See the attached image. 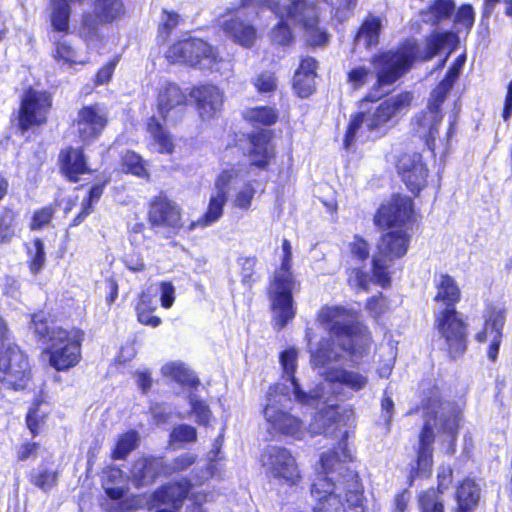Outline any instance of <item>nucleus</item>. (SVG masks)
<instances>
[{"label":"nucleus","instance_id":"nucleus-1","mask_svg":"<svg viewBox=\"0 0 512 512\" xmlns=\"http://www.w3.org/2000/svg\"><path fill=\"white\" fill-rule=\"evenodd\" d=\"M288 7H281L276 0H241L238 7L228 9L226 15L219 19L224 33L235 43L251 47L256 39L255 28L241 20L243 15H258L264 9L269 10L280 19L273 29L272 41L281 45L289 44L292 33L285 20L299 25L304 30L306 41L311 46L328 43L329 34L319 25V8L312 0H289Z\"/></svg>","mask_w":512,"mask_h":512},{"label":"nucleus","instance_id":"nucleus-2","mask_svg":"<svg viewBox=\"0 0 512 512\" xmlns=\"http://www.w3.org/2000/svg\"><path fill=\"white\" fill-rule=\"evenodd\" d=\"M460 419V408L454 403L443 401L438 393H434L426 400L416 467L412 466L409 480L430 477L433 464L432 444L435 440L447 454L455 452Z\"/></svg>","mask_w":512,"mask_h":512},{"label":"nucleus","instance_id":"nucleus-3","mask_svg":"<svg viewBox=\"0 0 512 512\" xmlns=\"http://www.w3.org/2000/svg\"><path fill=\"white\" fill-rule=\"evenodd\" d=\"M412 215L411 198L396 195L389 203L382 205L375 216V223L378 226L389 228L378 242L377 252L372 259L373 277L382 287L390 283L387 270L392 261L407 253L410 243L407 225Z\"/></svg>","mask_w":512,"mask_h":512},{"label":"nucleus","instance_id":"nucleus-4","mask_svg":"<svg viewBox=\"0 0 512 512\" xmlns=\"http://www.w3.org/2000/svg\"><path fill=\"white\" fill-rule=\"evenodd\" d=\"M192 482H164L152 494H129L126 487L104 488L99 501L104 512H136L146 508L153 512H177L191 490Z\"/></svg>","mask_w":512,"mask_h":512},{"label":"nucleus","instance_id":"nucleus-5","mask_svg":"<svg viewBox=\"0 0 512 512\" xmlns=\"http://www.w3.org/2000/svg\"><path fill=\"white\" fill-rule=\"evenodd\" d=\"M318 322L332 338V343L329 340L320 343L328 351H342L352 362L358 363L369 350L370 337L358 323L353 310L342 306H323L318 313Z\"/></svg>","mask_w":512,"mask_h":512},{"label":"nucleus","instance_id":"nucleus-6","mask_svg":"<svg viewBox=\"0 0 512 512\" xmlns=\"http://www.w3.org/2000/svg\"><path fill=\"white\" fill-rule=\"evenodd\" d=\"M340 360H350L349 355L344 354L342 351H328L321 345L320 349L311 351V363L318 373L324 378V381L316 386V391L320 395L314 402L313 408L319 409V411H325L330 405H333L339 411V407L331 403L330 396L337 394L336 388L339 386L346 387L353 392H359L365 389L369 383V378L366 374L360 373L359 371L347 370L343 368L330 367L333 362ZM353 364H355L353 362Z\"/></svg>","mask_w":512,"mask_h":512},{"label":"nucleus","instance_id":"nucleus-7","mask_svg":"<svg viewBox=\"0 0 512 512\" xmlns=\"http://www.w3.org/2000/svg\"><path fill=\"white\" fill-rule=\"evenodd\" d=\"M412 99L411 93H401L386 99L366 112L355 114L345 134L344 148L350 150L357 141L386 135L395 125L396 117L410 106Z\"/></svg>","mask_w":512,"mask_h":512},{"label":"nucleus","instance_id":"nucleus-8","mask_svg":"<svg viewBox=\"0 0 512 512\" xmlns=\"http://www.w3.org/2000/svg\"><path fill=\"white\" fill-rule=\"evenodd\" d=\"M436 302H442L445 308L435 314L436 327L445 340L447 350L452 358L464 354L467 344L465 324L459 318L455 304L460 300V289L456 281L447 274H442L436 282Z\"/></svg>","mask_w":512,"mask_h":512},{"label":"nucleus","instance_id":"nucleus-9","mask_svg":"<svg viewBox=\"0 0 512 512\" xmlns=\"http://www.w3.org/2000/svg\"><path fill=\"white\" fill-rule=\"evenodd\" d=\"M343 428V416L333 405H330L325 411H318L309 425V432L312 436L326 434L340 439L335 450H328L320 456L319 466L316 470L326 475L323 480H333L329 475L334 473L346 477L342 474V469L350 456L346 445L348 432Z\"/></svg>","mask_w":512,"mask_h":512},{"label":"nucleus","instance_id":"nucleus-10","mask_svg":"<svg viewBox=\"0 0 512 512\" xmlns=\"http://www.w3.org/2000/svg\"><path fill=\"white\" fill-rule=\"evenodd\" d=\"M282 252L280 268L275 272L269 288L272 323L277 330L283 329L295 317L296 308L292 293L298 286L291 271L292 247L287 239L282 242Z\"/></svg>","mask_w":512,"mask_h":512},{"label":"nucleus","instance_id":"nucleus-11","mask_svg":"<svg viewBox=\"0 0 512 512\" xmlns=\"http://www.w3.org/2000/svg\"><path fill=\"white\" fill-rule=\"evenodd\" d=\"M312 512H365L366 499L361 482L338 487L336 482H312Z\"/></svg>","mask_w":512,"mask_h":512},{"label":"nucleus","instance_id":"nucleus-12","mask_svg":"<svg viewBox=\"0 0 512 512\" xmlns=\"http://www.w3.org/2000/svg\"><path fill=\"white\" fill-rule=\"evenodd\" d=\"M291 394L284 384L277 383L271 386L266 394L262 413L271 434L301 440L306 434V429L301 419L288 410Z\"/></svg>","mask_w":512,"mask_h":512},{"label":"nucleus","instance_id":"nucleus-13","mask_svg":"<svg viewBox=\"0 0 512 512\" xmlns=\"http://www.w3.org/2000/svg\"><path fill=\"white\" fill-rule=\"evenodd\" d=\"M418 53L414 41H406L397 50L377 55L372 60L379 87L396 82L411 67Z\"/></svg>","mask_w":512,"mask_h":512},{"label":"nucleus","instance_id":"nucleus-14","mask_svg":"<svg viewBox=\"0 0 512 512\" xmlns=\"http://www.w3.org/2000/svg\"><path fill=\"white\" fill-rule=\"evenodd\" d=\"M81 340L79 330H53L48 349L50 365L58 371L76 366L81 358Z\"/></svg>","mask_w":512,"mask_h":512},{"label":"nucleus","instance_id":"nucleus-15","mask_svg":"<svg viewBox=\"0 0 512 512\" xmlns=\"http://www.w3.org/2000/svg\"><path fill=\"white\" fill-rule=\"evenodd\" d=\"M166 58L172 63H184L202 69H215L220 62L213 48L201 39H183L174 43L167 51Z\"/></svg>","mask_w":512,"mask_h":512},{"label":"nucleus","instance_id":"nucleus-16","mask_svg":"<svg viewBox=\"0 0 512 512\" xmlns=\"http://www.w3.org/2000/svg\"><path fill=\"white\" fill-rule=\"evenodd\" d=\"M447 84L437 86L431 92L428 105L425 110L415 116L414 129L425 140L428 148L433 152L436 148V139L439 135V125L442 122L440 107L447 95Z\"/></svg>","mask_w":512,"mask_h":512},{"label":"nucleus","instance_id":"nucleus-17","mask_svg":"<svg viewBox=\"0 0 512 512\" xmlns=\"http://www.w3.org/2000/svg\"><path fill=\"white\" fill-rule=\"evenodd\" d=\"M30 379V368L26 355L18 346L8 344L0 354V382L3 387L22 390Z\"/></svg>","mask_w":512,"mask_h":512},{"label":"nucleus","instance_id":"nucleus-18","mask_svg":"<svg viewBox=\"0 0 512 512\" xmlns=\"http://www.w3.org/2000/svg\"><path fill=\"white\" fill-rule=\"evenodd\" d=\"M261 464L268 477L278 480H296L300 477L296 459L285 447L269 445L264 448Z\"/></svg>","mask_w":512,"mask_h":512},{"label":"nucleus","instance_id":"nucleus-19","mask_svg":"<svg viewBox=\"0 0 512 512\" xmlns=\"http://www.w3.org/2000/svg\"><path fill=\"white\" fill-rule=\"evenodd\" d=\"M50 107L49 94L34 89L27 90L21 99L18 116L19 128L25 132L33 126L45 123Z\"/></svg>","mask_w":512,"mask_h":512},{"label":"nucleus","instance_id":"nucleus-20","mask_svg":"<svg viewBox=\"0 0 512 512\" xmlns=\"http://www.w3.org/2000/svg\"><path fill=\"white\" fill-rule=\"evenodd\" d=\"M222 172L234 174L227 183V188L232 190V206L241 211H248L256 194V188L251 180L252 174L249 171V167L233 166Z\"/></svg>","mask_w":512,"mask_h":512},{"label":"nucleus","instance_id":"nucleus-21","mask_svg":"<svg viewBox=\"0 0 512 512\" xmlns=\"http://www.w3.org/2000/svg\"><path fill=\"white\" fill-rule=\"evenodd\" d=\"M298 351L294 347H290L280 354V364L282 366L283 378L286 379L288 384L283 383L292 393L294 400L304 406H314L317 397L321 396L316 388L306 392L304 391L294 374L297 369Z\"/></svg>","mask_w":512,"mask_h":512},{"label":"nucleus","instance_id":"nucleus-22","mask_svg":"<svg viewBox=\"0 0 512 512\" xmlns=\"http://www.w3.org/2000/svg\"><path fill=\"white\" fill-rule=\"evenodd\" d=\"M233 175L234 174L231 172H221L218 175L214 185L215 190L209 198L206 212L202 217L190 224V230H193L196 227H209L221 219L227 202V183L231 180Z\"/></svg>","mask_w":512,"mask_h":512},{"label":"nucleus","instance_id":"nucleus-23","mask_svg":"<svg viewBox=\"0 0 512 512\" xmlns=\"http://www.w3.org/2000/svg\"><path fill=\"white\" fill-rule=\"evenodd\" d=\"M396 168L403 182L412 193L418 194L426 186L428 170L419 153L400 155Z\"/></svg>","mask_w":512,"mask_h":512},{"label":"nucleus","instance_id":"nucleus-24","mask_svg":"<svg viewBox=\"0 0 512 512\" xmlns=\"http://www.w3.org/2000/svg\"><path fill=\"white\" fill-rule=\"evenodd\" d=\"M108 121L106 109L99 105L85 106L79 110L76 119V128L83 142H90L97 138Z\"/></svg>","mask_w":512,"mask_h":512},{"label":"nucleus","instance_id":"nucleus-25","mask_svg":"<svg viewBox=\"0 0 512 512\" xmlns=\"http://www.w3.org/2000/svg\"><path fill=\"white\" fill-rule=\"evenodd\" d=\"M190 97L195 101L197 112L203 121L214 119L222 111L224 94L215 85L193 87Z\"/></svg>","mask_w":512,"mask_h":512},{"label":"nucleus","instance_id":"nucleus-26","mask_svg":"<svg viewBox=\"0 0 512 512\" xmlns=\"http://www.w3.org/2000/svg\"><path fill=\"white\" fill-rule=\"evenodd\" d=\"M504 324V310L491 307L484 314L483 330L475 335L478 342H490L487 354L492 361H495L498 356Z\"/></svg>","mask_w":512,"mask_h":512},{"label":"nucleus","instance_id":"nucleus-27","mask_svg":"<svg viewBox=\"0 0 512 512\" xmlns=\"http://www.w3.org/2000/svg\"><path fill=\"white\" fill-rule=\"evenodd\" d=\"M186 95L172 82H163L157 95V109L164 120L176 121L186 105Z\"/></svg>","mask_w":512,"mask_h":512},{"label":"nucleus","instance_id":"nucleus-28","mask_svg":"<svg viewBox=\"0 0 512 512\" xmlns=\"http://www.w3.org/2000/svg\"><path fill=\"white\" fill-rule=\"evenodd\" d=\"M276 157L275 146L271 141L270 133L260 132L252 136L251 148L249 150V165H239L238 167H249L252 173L253 167L264 170Z\"/></svg>","mask_w":512,"mask_h":512},{"label":"nucleus","instance_id":"nucleus-29","mask_svg":"<svg viewBox=\"0 0 512 512\" xmlns=\"http://www.w3.org/2000/svg\"><path fill=\"white\" fill-rule=\"evenodd\" d=\"M148 218L153 226L174 228L179 224L180 210L174 202L161 194L152 201Z\"/></svg>","mask_w":512,"mask_h":512},{"label":"nucleus","instance_id":"nucleus-30","mask_svg":"<svg viewBox=\"0 0 512 512\" xmlns=\"http://www.w3.org/2000/svg\"><path fill=\"white\" fill-rule=\"evenodd\" d=\"M60 164L63 174L73 182L79 180L80 175L89 172L82 149L69 147L60 153Z\"/></svg>","mask_w":512,"mask_h":512},{"label":"nucleus","instance_id":"nucleus-31","mask_svg":"<svg viewBox=\"0 0 512 512\" xmlns=\"http://www.w3.org/2000/svg\"><path fill=\"white\" fill-rule=\"evenodd\" d=\"M454 498L453 512H475L481 500V490L477 482H458Z\"/></svg>","mask_w":512,"mask_h":512},{"label":"nucleus","instance_id":"nucleus-32","mask_svg":"<svg viewBox=\"0 0 512 512\" xmlns=\"http://www.w3.org/2000/svg\"><path fill=\"white\" fill-rule=\"evenodd\" d=\"M132 474L133 480H155L162 475L167 476L168 471L161 458L141 457L135 461Z\"/></svg>","mask_w":512,"mask_h":512},{"label":"nucleus","instance_id":"nucleus-33","mask_svg":"<svg viewBox=\"0 0 512 512\" xmlns=\"http://www.w3.org/2000/svg\"><path fill=\"white\" fill-rule=\"evenodd\" d=\"M162 374L170 377L183 387L196 388L199 380L193 371L180 362H170L165 364L162 369Z\"/></svg>","mask_w":512,"mask_h":512},{"label":"nucleus","instance_id":"nucleus-34","mask_svg":"<svg viewBox=\"0 0 512 512\" xmlns=\"http://www.w3.org/2000/svg\"><path fill=\"white\" fill-rule=\"evenodd\" d=\"M140 443V435L136 430H129L120 434L111 452L114 460H125L131 452L136 450Z\"/></svg>","mask_w":512,"mask_h":512},{"label":"nucleus","instance_id":"nucleus-35","mask_svg":"<svg viewBox=\"0 0 512 512\" xmlns=\"http://www.w3.org/2000/svg\"><path fill=\"white\" fill-rule=\"evenodd\" d=\"M445 486L443 482H438L436 489H428L419 495L420 512H445L444 501L441 499Z\"/></svg>","mask_w":512,"mask_h":512},{"label":"nucleus","instance_id":"nucleus-36","mask_svg":"<svg viewBox=\"0 0 512 512\" xmlns=\"http://www.w3.org/2000/svg\"><path fill=\"white\" fill-rule=\"evenodd\" d=\"M456 43V36L452 32H434L426 39L424 60L432 59L439 51L452 48Z\"/></svg>","mask_w":512,"mask_h":512},{"label":"nucleus","instance_id":"nucleus-37","mask_svg":"<svg viewBox=\"0 0 512 512\" xmlns=\"http://www.w3.org/2000/svg\"><path fill=\"white\" fill-rule=\"evenodd\" d=\"M155 309L156 305L152 296L148 293H142L136 306L138 321L143 325L153 328L158 327L161 324V319L153 315Z\"/></svg>","mask_w":512,"mask_h":512},{"label":"nucleus","instance_id":"nucleus-38","mask_svg":"<svg viewBox=\"0 0 512 512\" xmlns=\"http://www.w3.org/2000/svg\"><path fill=\"white\" fill-rule=\"evenodd\" d=\"M70 6L67 0H51V24L55 31L68 32Z\"/></svg>","mask_w":512,"mask_h":512},{"label":"nucleus","instance_id":"nucleus-39","mask_svg":"<svg viewBox=\"0 0 512 512\" xmlns=\"http://www.w3.org/2000/svg\"><path fill=\"white\" fill-rule=\"evenodd\" d=\"M381 21L379 18H368L359 29L355 43L360 45L362 42L366 48H370L378 43Z\"/></svg>","mask_w":512,"mask_h":512},{"label":"nucleus","instance_id":"nucleus-40","mask_svg":"<svg viewBox=\"0 0 512 512\" xmlns=\"http://www.w3.org/2000/svg\"><path fill=\"white\" fill-rule=\"evenodd\" d=\"M147 131L153 138L155 144L158 145V151L160 153H172L174 149L172 139L155 117L149 119Z\"/></svg>","mask_w":512,"mask_h":512},{"label":"nucleus","instance_id":"nucleus-41","mask_svg":"<svg viewBox=\"0 0 512 512\" xmlns=\"http://www.w3.org/2000/svg\"><path fill=\"white\" fill-rule=\"evenodd\" d=\"M244 118L253 125L270 126L278 119L276 110L272 107H253L244 111Z\"/></svg>","mask_w":512,"mask_h":512},{"label":"nucleus","instance_id":"nucleus-42","mask_svg":"<svg viewBox=\"0 0 512 512\" xmlns=\"http://www.w3.org/2000/svg\"><path fill=\"white\" fill-rule=\"evenodd\" d=\"M454 7L455 5L452 0H437L429 7L428 11L423 13V20L436 25L442 19L448 18Z\"/></svg>","mask_w":512,"mask_h":512},{"label":"nucleus","instance_id":"nucleus-43","mask_svg":"<svg viewBox=\"0 0 512 512\" xmlns=\"http://www.w3.org/2000/svg\"><path fill=\"white\" fill-rule=\"evenodd\" d=\"M147 163L142 157L132 151H128L122 158L123 170L137 177L148 178Z\"/></svg>","mask_w":512,"mask_h":512},{"label":"nucleus","instance_id":"nucleus-44","mask_svg":"<svg viewBox=\"0 0 512 512\" xmlns=\"http://www.w3.org/2000/svg\"><path fill=\"white\" fill-rule=\"evenodd\" d=\"M189 403L191 414L195 416V421L200 425H207L211 418V411L208 405L194 393L189 395Z\"/></svg>","mask_w":512,"mask_h":512},{"label":"nucleus","instance_id":"nucleus-45","mask_svg":"<svg viewBox=\"0 0 512 512\" xmlns=\"http://www.w3.org/2000/svg\"><path fill=\"white\" fill-rule=\"evenodd\" d=\"M374 77L371 69L365 65H357L348 73V83L354 88L359 89L368 83Z\"/></svg>","mask_w":512,"mask_h":512},{"label":"nucleus","instance_id":"nucleus-46","mask_svg":"<svg viewBox=\"0 0 512 512\" xmlns=\"http://www.w3.org/2000/svg\"><path fill=\"white\" fill-rule=\"evenodd\" d=\"M396 360V348L389 344L386 347V352L382 355V359L376 369L379 378L388 379L391 375Z\"/></svg>","mask_w":512,"mask_h":512},{"label":"nucleus","instance_id":"nucleus-47","mask_svg":"<svg viewBox=\"0 0 512 512\" xmlns=\"http://www.w3.org/2000/svg\"><path fill=\"white\" fill-rule=\"evenodd\" d=\"M315 77L312 74L295 73L293 86L299 97L311 95L315 89Z\"/></svg>","mask_w":512,"mask_h":512},{"label":"nucleus","instance_id":"nucleus-48","mask_svg":"<svg viewBox=\"0 0 512 512\" xmlns=\"http://www.w3.org/2000/svg\"><path fill=\"white\" fill-rule=\"evenodd\" d=\"M30 260V270L33 274L38 273L45 264L44 244L41 239L33 241L32 247L28 251Z\"/></svg>","mask_w":512,"mask_h":512},{"label":"nucleus","instance_id":"nucleus-49","mask_svg":"<svg viewBox=\"0 0 512 512\" xmlns=\"http://www.w3.org/2000/svg\"><path fill=\"white\" fill-rule=\"evenodd\" d=\"M15 235L14 215L6 211L0 218V242L10 241Z\"/></svg>","mask_w":512,"mask_h":512},{"label":"nucleus","instance_id":"nucleus-50","mask_svg":"<svg viewBox=\"0 0 512 512\" xmlns=\"http://www.w3.org/2000/svg\"><path fill=\"white\" fill-rule=\"evenodd\" d=\"M196 429L190 425H178L171 434L170 439L172 442H193L196 440Z\"/></svg>","mask_w":512,"mask_h":512},{"label":"nucleus","instance_id":"nucleus-51","mask_svg":"<svg viewBox=\"0 0 512 512\" xmlns=\"http://www.w3.org/2000/svg\"><path fill=\"white\" fill-rule=\"evenodd\" d=\"M179 16L176 13L168 12L166 10L162 13L161 23L159 26V36L164 41L170 32L177 26Z\"/></svg>","mask_w":512,"mask_h":512},{"label":"nucleus","instance_id":"nucleus-52","mask_svg":"<svg viewBox=\"0 0 512 512\" xmlns=\"http://www.w3.org/2000/svg\"><path fill=\"white\" fill-rule=\"evenodd\" d=\"M32 323L35 333L41 337H51L53 330L57 328H51L48 324V319L44 313L34 314L32 317Z\"/></svg>","mask_w":512,"mask_h":512},{"label":"nucleus","instance_id":"nucleus-53","mask_svg":"<svg viewBox=\"0 0 512 512\" xmlns=\"http://www.w3.org/2000/svg\"><path fill=\"white\" fill-rule=\"evenodd\" d=\"M466 61V56L460 55L452 65V67L448 70L447 75L443 81H441L438 86H442L443 84H447V93L451 90L454 82L458 78L460 71L462 70Z\"/></svg>","mask_w":512,"mask_h":512},{"label":"nucleus","instance_id":"nucleus-54","mask_svg":"<svg viewBox=\"0 0 512 512\" xmlns=\"http://www.w3.org/2000/svg\"><path fill=\"white\" fill-rule=\"evenodd\" d=\"M39 406L40 403L36 402L29 410L26 417L27 427L33 435L38 434L40 424L42 423L44 417V414L39 411Z\"/></svg>","mask_w":512,"mask_h":512},{"label":"nucleus","instance_id":"nucleus-55","mask_svg":"<svg viewBox=\"0 0 512 512\" xmlns=\"http://www.w3.org/2000/svg\"><path fill=\"white\" fill-rule=\"evenodd\" d=\"M237 262L241 268L242 282L244 284H250L252 281V276L254 274L256 258L255 257H239Z\"/></svg>","mask_w":512,"mask_h":512},{"label":"nucleus","instance_id":"nucleus-56","mask_svg":"<svg viewBox=\"0 0 512 512\" xmlns=\"http://www.w3.org/2000/svg\"><path fill=\"white\" fill-rule=\"evenodd\" d=\"M350 250L352 256L360 261H364L369 257L368 243L358 236H355L353 241L350 243Z\"/></svg>","mask_w":512,"mask_h":512},{"label":"nucleus","instance_id":"nucleus-57","mask_svg":"<svg viewBox=\"0 0 512 512\" xmlns=\"http://www.w3.org/2000/svg\"><path fill=\"white\" fill-rule=\"evenodd\" d=\"M455 23L470 29L474 23V11L471 5H463L456 13Z\"/></svg>","mask_w":512,"mask_h":512},{"label":"nucleus","instance_id":"nucleus-58","mask_svg":"<svg viewBox=\"0 0 512 512\" xmlns=\"http://www.w3.org/2000/svg\"><path fill=\"white\" fill-rule=\"evenodd\" d=\"M160 301L163 308L172 307L175 301V287L170 282L160 283Z\"/></svg>","mask_w":512,"mask_h":512},{"label":"nucleus","instance_id":"nucleus-59","mask_svg":"<svg viewBox=\"0 0 512 512\" xmlns=\"http://www.w3.org/2000/svg\"><path fill=\"white\" fill-rule=\"evenodd\" d=\"M53 210L51 207H45L36 211L33 215L31 222V229H41L45 225H47L52 219Z\"/></svg>","mask_w":512,"mask_h":512},{"label":"nucleus","instance_id":"nucleus-60","mask_svg":"<svg viewBox=\"0 0 512 512\" xmlns=\"http://www.w3.org/2000/svg\"><path fill=\"white\" fill-rule=\"evenodd\" d=\"M117 63H118V60L117 59H113L110 62H108L107 64H105L97 72L96 78H95V85L96 86L107 84L111 80V78L113 76V73L115 71Z\"/></svg>","mask_w":512,"mask_h":512},{"label":"nucleus","instance_id":"nucleus-61","mask_svg":"<svg viewBox=\"0 0 512 512\" xmlns=\"http://www.w3.org/2000/svg\"><path fill=\"white\" fill-rule=\"evenodd\" d=\"M259 92H270L276 88V80L272 73H261L254 82Z\"/></svg>","mask_w":512,"mask_h":512},{"label":"nucleus","instance_id":"nucleus-62","mask_svg":"<svg viewBox=\"0 0 512 512\" xmlns=\"http://www.w3.org/2000/svg\"><path fill=\"white\" fill-rule=\"evenodd\" d=\"M388 307L382 295L374 296L367 302V310L374 318H378L387 311Z\"/></svg>","mask_w":512,"mask_h":512},{"label":"nucleus","instance_id":"nucleus-63","mask_svg":"<svg viewBox=\"0 0 512 512\" xmlns=\"http://www.w3.org/2000/svg\"><path fill=\"white\" fill-rule=\"evenodd\" d=\"M145 225L143 223H134L129 232V241L135 247H141L145 244Z\"/></svg>","mask_w":512,"mask_h":512},{"label":"nucleus","instance_id":"nucleus-64","mask_svg":"<svg viewBox=\"0 0 512 512\" xmlns=\"http://www.w3.org/2000/svg\"><path fill=\"white\" fill-rule=\"evenodd\" d=\"M56 59L63 60L65 63H77L75 52L66 42H59L56 47Z\"/></svg>","mask_w":512,"mask_h":512}]
</instances>
